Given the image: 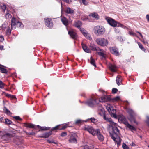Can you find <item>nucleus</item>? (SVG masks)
I'll return each mask as SVG.
<instances>
[{
	"label": "nucleus",
	"mask_w": 149,
	"mask_h": 149,
	"mask_svg": "<svg viewBox=\"0 0 149 149\" xmlns=\"http://www.w3.org/2000/svg\"><path fill=\"white\" fill-rule=\"evenodd\" d=\"M104 118L107 121L109 122L111 125L112 131L110 133L111 136L118 146H119L121 143V139L118 136L119 132L117 127V124L114 122L111 118H107L106 116H104Z\"/></svg>",
	"instance_id": "obj_1"
},
{
	"label": "nucleus",
	"mask_w": 149,
	"mask_h": 149,
	"mask_svg": "<svg viewBox=\"0 0 149 149\" xmlns=\"http://www.w3.org/2000/svg\"><path fill=\"white\" fill-rule=\"evenodd\" d=\"M102 97L99 99L98 102L97 101V100L95 98H92L87 102L86 104L90 107H93L94 105L97 104L98 105V110L99 114L102 116Z\"/></svg>",
	"instance_id": "obj_2"
},
{
	"label": "nucleus",
	"mask_w": 149,
	"mask_h": 149,
	"mask_svg": "<svg viewBox=\"0 0 149 149\" xmlns=\"http://www.w3.org/2000/svg\"><path fill=\"white\" fill-rule=\"evenodd\" d=\"M84 128L86 130L88 131L93 135H97L98 139L101 141H102V136L101 134L99 129L94 130L92 126L89 125L85 126Z\"/></svg>",
	"instance_id": "obj_3"
},
{
	"label": "nucleus",
	"mask_w": 149,
	"mask_h": 149,
	"mask_svg": "<svg viewBox=\"0 0 149 149\" xmlns=\"http://www.w3.org/2000/svg\"><path fill=\"white\" fill-rule=\"evenodd\" d=\"M81 22L79 21L75 22L74 24V25L76 27L79 29L80 30L82 34L87 39L89 40L92 39V38L91 35L87 32L83 28H81L80 26H81Z\"/></svg>",
	"instance_id": "obj_4"
},
{
	"label": "nucleus",
	"mask_w": 149,
	"mask_h": 149,
	"mask_svg": "<svg viewBox=\"0 0 149 149\" xmlns=\"http://www.w3.org/2000/svg\"><path fill=\"white\" fill-rule=\"evenodd\" d=\"M106 108L108 111L110 113L111 117H113L115 118H117V116L115 114L116 110L113 109V106L110 104H108L107 106H106Z\"/></svg>",
	"instance_id": "obj_5"
},
{
	"label": "nucleus",
	"mask_w": 149,
	"mask_h": 149,
	"mask_svg": "<svg viewBox=\"0 0 149 149\" xmlns=\"http://www.w3.org/2000/svg\"><path fill=\"white\" fill-rule=\"evenodd\" d=\"M105 19L108 24L112 26L117 27L118 22L115 21L112 18L109 17H106Z\"/></svg>",
	"instance_id": "obj_6"
},
{
	"label": "nucleus",
	"mask_w": 149,
	"mask_h": 149,
	"mask_svg": "<svg viewBox=\"0 0 149 149\" xmlns=\"http://www.w3.org/2000/svg\"><path fill=\"white\" fill-rule=\"evenodd\" d=\"M94 33L97 36H100L102 33V26H97L94 27Z\"/></svg>",
	"instance_id": "obj_7"
},
{
	"label": "nucleus",
	"mask_w": 149,
	"mask_h": 149,
	"mask_svg": "<svg viewBox=\"0 0 149 149\" xmlns=\"http://www.w3.org/2000/svg\"><path fill=\"white\" fill-rule=\"evenodd\" d=\"M78 136L75 133L72 134H71L69 140L70 143H77V139Z\"/></svg>",
	"instance_id": "obj_8"
},
{
	"label": "nucleus",
	"mask_w": 149,
	"mask_h": 149,
	"mask_svg": "<svg viewBox=\"0 0 149 149\" xmlns=\"http://www.w3.org/2000/svg\"><path fill=\"white\" fill-rule=\"evenodd\" d=\"M45 23L47 26L51 28L53 26L52 22L51 19L49 18H46L45 19Z\"/></svg>",
	"instance_id": "obj_9"
},
{
	"label": "nucleus",
	"mask_w": 149,
	"mask_h": 149,
	"mask_svg": "<svg viewBox=\"0 0 149 149\" xmlns=\"http://www.w3.org/2000/svg\"><path fill=\"white\" fill-rule=\"evenodd\" d=\"M68 33L73 39H76L77 38V33L72 29L68 31Z\"/></svg>",
	"instance_id": "obj_10"
},
{
	"label": "nucleus",
	"mask_w": 149,
	"mask_h": 149,
	"mask_svg": "<svg viewBox=\"0 0 149 149\" xmlns=\"http://www.w3.org/2000/svg\"><path fill=\"white\" fill-rule=\"evenodd\" d=\"M18 21H17L16 19L13 17L11 20V29H15L17 27V23Z\"/></svg>",
	"instance_id": "obj_11"
},
{
	"label": "nucleus",
	"mask_w": 149,
	"mask_h": 149,
	"mask_svg": "<svg viewBox=\"0 0 149 149\" xmlns=\"http://www.w3.org/2000/svg\"><path fill=\"white\" fill-rule=\"evenodd\" d=\"M111 52L113 54L116 56H118L120 55L116 47H112L110 49Z\"/></svg>",
	"instance_id": "obj_12"
},
{
	"label": "nucleus",
	"mask_w": 149,
	"mask_h": 149,
	"mask_svg": "<svg viewBox=\"0 0 149 149\" xmlns=\"http://www.w3.org/2000/svg\"><path fill=\"white\" fill-rule=\"evenodd\" d=\"M61 21L63 24L65 26H67L68 24V19L65 17H63L61 18Z\"/></svg>",
	"instance_id": "obj_13"
},
{
	"label": "nucleus",
	"mask_w": 149,
	"mask_h": 149,
	"mask_svg": "<svg viewBox=\"0 0 149 149\" xmlns=\"http://www.w3.org/2000/svg\"><path fill=\"white\" fill-rule=\"evenodd\" d=\"M74 10L69 7H67L65 10V12L68 14H72L74 13Z\"/></svg>",
	"instance_id": "obj_14"
},
{
	"label": "nucleus",
	"mask_w": 149,
	"mask_h": 149,
	"mask_svg": "<svg viewBox=\"0 0 149 149\" xmlns=\"http://www.w3.org/2000/svg\"><path fill=\"white\" fill-rule=\"evenodd\" d=\"M82 46L83 49L85 52L88 53H90V50L89 49L87 48V47L85 44L82 43Z\"/></svg>",
	"instance_id": "obj_15"
},
{
	"label": "nucleus",
	"mask_w": 149,
	"mask_h": 149,
	"mask_svg": "<svg viewBox=\"0 0 149 149\" xmlns=\"http://www.w3.org/2000/svg\"><path fill=\"white\" fill-rule=\"evenodd\" d=\"M89 16L92 17L96 19H98L99 18V16L97 13H94L91 14L89 15Z\"/></svg>",
	"instance_id": "obj_16"
},
{
	"label": "nucleus",
	"mask_w": 149,
	"mask_h": 149,
	"mask_svg": "<svg viewBox=\"0 0 149 149\" xmlns=\"http://www.w3.org/2000/svg\"><path fill=\"white\" fill-rule=\"evenodd\" d=\"M118 120L121 121V122L123 123L125 125V122H128L126 121V119L123 116H120L118 118Z\"/></svg>",
	"instance_id": "obj_17"
},
{
	"label": "nucleus",
	"mask_w": 149,
	"mask_h": 149,
	"mask_svg": "<svg viewBox=\"0 0 149 149\" xmlns=\"http://www.w3.org/2000/svg\"><path fill=\"white\" fill-rule=\"evenodd\" d=\"M109 68L113 72H115L117 70V67L116 66L113 64H111L109 66Z\"/></svg>",
	"instance_id": "obj_18"
},
{
	"label": "nucleus",
	"mask_w": 149,
	"mask_h": 149,
	"mask_svg": "<svg viewBox=\"0 0 149 149\" xmlns=\"http://www.w3.org/2000/svg\"><path fill=\"white\" fill-rule=\"evenodd\" d=\"M125 125L132 131L135 130H136L134 126L129 124L128 122L125 123Z\"/></svg>",
	"instance_id": "obj_19"
},
{
	"label": "nucleus",
	"mask_w": 149,
	"mask_h": 149,
	"mask_svg": "<svg viewBox=\"0 0 149 149\" xmlns=\"http://www.w3.org/2000/svg\"><path fill=\"white\" fill-rule=\"evenodd\" d=\"M111 99L110 96L109 95H104L103 96V102L111 101Z\"/></svg>",
	"instance_id": "obj_20"
},
{
	"label": "nucleus",
	"mask_w": 149,
	"mask_h": 149,
	"mask_svg": "<svg viewBox=\"0 0 149 149\" xmlns=\"http://www.w3.org/2000/svg\"><path fill=\"white\" fill-rule=\"evenodd\" d=\"M8 27H9V26L7 22H6L2 25L1 28L3 30H5Z\"/></svg>",
	"instance_id": "obj_21"
},
{
	"label": "nucleus",
	"mask_w": 149,
	"mask_h": 149,
	"mask_svg": "<svg viewBox=\"0 0 149 149\" xmlns=\"http://www.w3.org/2000/svg\"><path fill=\"white\" fill-rule=\"evenodd\" d=\"M96 42L98 45L102 46V38H97L96 40Z\"/></svg>",
	"instance_id": "obj_22"
},
{
	"label": "nucleus",
	"mask_w": 149,
	"mask_h": 149,
	"mask_svg": "<svg viewBox=\"0 0 149 149\" xmlns=\"http://www.w3.org/2000/svg\"><path fill=\"white\" fill-rule=\"evenodd\" d=\"M0 70L2 73H6L7 72V71L5 69L4 67L0 64Z\"/></svg>",
	"instance_id": "obj_23"
},
{
	"label": "nucleus",
	"mask_w": 149,
	"mask_h": 149,
	"mask_svg": "<svg viewBox=\"0 0 149 149\" xmlns=\"http://www.w3.org/2000/svg\"><path fill=\"white\" fill-rule=\"evenodd\" d=\"M52 132L51 131L48 133H45L43 134L42 137L45 138H48L52 134Z\"/></svg>",
	"instance_id": "obj_24"
},
{
	"label": "nucleus",
	"mask_w": 149,
	"mask_h": 149,
	"mask_svg": "<svg viewBox=\"0 0 149 149\" xmlns=\"http://www.w3.org/2000/svg\"><path fill=\"white\" fill-rule=\"evenodd\" d=\"M120 100V96H117L111 99V101L112 102H114L116 101Z\"/></svg>",
	"instance_id": "obj_25"
},
{
	"label": "nucleus",
	"mask_w": 149,
	"mask_h": 149,
	"mask_svg": "<svg viewBox=\"0 0 149 149\" xmlns=\"http://www.w3.org/2000/svg\"><path fill=\"white\" fill-rule=\"evenodd\" d=\"M121 79L119 77H117L116 78V81L117 84L118 85H120L121 83Z\"/></svg>",
	"instance_id": "obj_26"
},
{
	"label": "nucleus",
	"mask_w": 149,
	"mask_h": 149,
	"mask_svg": "<svg viewBox=\"0 0 149 149\" xmlns=\"http://www.w3.org/2000/svg\"><path fill=\"white\" fill-rule=\"evenodd\" d=\"M138 45L139 47L143 51L146 52V49L144 48L142 45L139 42H138Z\"/></svg>",
	"instance_id": "obj_27"
},
{
	"label": "nucleus",
	"mask_w": 149,
	"mask_h": 149,
	"mask_svg": "<svg viewBox=\"0 0 149 149\" xmlns=\"http://www.w3.org/2000/svg\"><path fill=\"white\" fill-rule=\"evenodd\" d=\"M11 32V29L9 26L6 29V33L7 35H9L10 34Z\"/></svg>",
	"instance_id": "obj_28"
},
{
	"label": "nucleus",
	"mask_w": 149,
	"mask_h": 149,
	"mask_svg": "<svg viewBox=\"0 0 149 149\" xmlns=\"http://www.w3.org/2000/svg\"><path fill=\"white\" fill-rule=\"evenodd\" d=\"M4 123L5 124L7 125L11 124L12 123V122L10 120L8 119H6Z\"/></svg>",
	"instance_id": "obj_29"
},
{
	"label": "nucleus",
	"mask_w": 149,
	"mask_h": 149,
	"mask_svg": "<svg viewBox=\"0 0 149 149\" xmlns=\"http://www.w3.org/2000/svg\"><path fill=\"white\" fill-rule=\"evenodd\" d=\"M0 8L2 10L4 11L6 8V6L3 3H1L0 4Z\"/></svg>",
	"instance_id": "obj_30"
},
{
	"label": "nucleus",
	"mask_w": 149,
	"mask_h": 149,
	"mask_svg": "<svg viewBox=\"0 0 149 149\" xmlns=\"http://www.w3.org/2000/svg\"><path fill=\"white\" fill-rule=\"evenodd\" d=\"M97 53L99 55L102 56V51L101 49H99V50L96 49Z\"/></svg>",
	"instance_id": "obj_31"
},
{
	"label": "nucleus",
	"mask_w": 149,
	"mask_h": 149,
	"mask_svg": "<svg viewBox=\"0 0 149 149\" xmlns=\"http://www.w3.org/2000/svg\"><path fill=\"white\" fill-rule=\"evenodd\" d=\"M17 27H18L21 28H22L23 26V25L21 22L19 21H18L17 22Z\"/></svg>",
	"instance_id": "obj_32"
},
{
	"label": "nucleus",
	"mask_w": 149,
	"mask_h": 149,
	"mask_svg": "<svg viewBox=\"0 0 149 149\" xmlns=\"http://www.w3.org/2000/svg\"><path fill=\"white\" fill-rule=\"evenodd\" d=\"M90 60L91 64L93 66H94L95 67H96V65L94 63V60L93 59V58L91 57Z\"/></svg>",
	"instance_id": "obj_33"
},
{
	"label": "nucleus",
	"mask_w": 149,
	"mask_h": 149,
	"mask_svg": "<svg viewBox=\"0 0 149 149\" xmlns=\"http://www.w3.org/2000/svg\"><path fill=\"white\" fill-rule=\"evenodd\" d=\"M25 126L29 128H33L34 127V125L31 123L26 124H25Z\"/></svg>",
	"instance_id": "obj_34"
},
{
	"label": "nucleus",
	"mask_w": 149,
	"mask_h": 149,
	"mask_svg": "<svg viewBox=\"0 0 149 149\" xmlns=\"http://www.w3.org/2000/svg\"><path fill=\"white\" fill-rule=\"evenodd\" d=\"M5 16L6 19H10L12 17L11 15L9 13V12H8L7 13Z\"/></svg>",
	"instance_id": "obj_35"
},
{
	"label": "nucleus",
	"mask_w": 149,
	"mask_h": 149,
	"mask_svg": "<svg viewBox=\"0 0 149 149\" xmlns=\"http://www.w3.org/2000/svg\"><path fill=\"white\" fill-rule=\"evenodd\" d=\"M5 95L6 96L11 98H16V97L15 96L8 93H5Z\"/></svg>",
	"instance_id": "obj_36"
},
{
	"label": "nucleus",
	"mask_w": 149,
	"mask_h": 149,
	"mask_svg": "<svg viewBox=\"0 0 149 149\" xmlns=\"http://www.w3.org/2000/svg\"><path fill=\"white\" fill-rule=\"evenodd\" d=\"M47 142L50 143H54L56 144L57 142L54 141L53 140H47Z\"/></svg>",
	"instance_id": "obj_37"
},
{
	"label": "nucleus",
	"mask_w": 149,
	"mask_h": 149,
	"mask_svg": "<svg viewBox=\"0 0 149 149\" xmlns=\"http://www.w3.org/2000/svg\"><path fill=\"white\" fill-rule=\"evenodd\" d=\"M117 27H120L124 29H125L126 28V26H125L120 23L119 22H118V23L117 26Z\"/></svg>",
	"instance_id": "obj_38"
},
{
	"label": "nucleus",
	"mask_w": 149,
	"mask_h": 149,
	"mask_svg": "<svg viewBox=\"0 0 149 149\" xmlns=\"http://www.w3.org/2000/svg\"><path fill=\"white\" fill-rule=\"evenodd\" d=\"M79 2L81 3H82L84 4L85 5H87L88 3V2L86 0H79Z\"/></svg>",
	"instance_id": "obj_39"
},
{
	"label": "nucleus",
	"mask_w": 149,
	"mask_h": 149,
	"mask_svg": "<svg viewBox=\"0 0 149 149\" xmlns=\"http://www.w3.org/2000/svg\"><path fill=\"white\" fill-rule=\"evenodd\" d=\"M90 119L91 122L94 123H96L97 121V120L95 119L94 118H90Z\"/></svg>",
	"instance_id": "obj_40"
},
{
	"label": "nucleus",
	"mask_w": 149,
	"mask_h": 149,
	"mask_svg": "<svg viewBox=\"0 0 149 149\" xmlns=\"http://www.w3.org/2000/svg\"><path fill=\"white\" fill-rule=\"evenodd\" d=\"M37 126L40 127L41 130H48V128L46 127H41L39 125H38Z\"/></svg>",
	"instance_id": "obj_41"
},
{
	"label": "nucleus",
	"mask_w": 149,
	"mask_h": 149,
	"mask_svg": "<svg viewBox=\"0 0 149 149\" xmlns=\"http://www.w3.org/2000/svg\"><path fill=\"white\" fill-rule=\"evenodd\" d=\"M83 122V121L82 120L80 119H78L76 120L75 121V124H79L80 123H81Z\"/></svg>",
	"instance_id": "obj_42"
},
{
	"label": "nucleus",
	"mask_w": 149,
	"mask_h": 149,
	"mask_svg": "<svg viewBox=\"0 0 149 149\" xmlns=\"http://www.w3.org/2000/svg\"><path fill=\"white\" fill-rule=\"evenodd\" d=\"M108 44V42L107 40H103V46L104 45L107 46Z\"/></svg>",
	"instance_id": "obj_43"
},
{
	"label": "nucleus",
	"mask_w": 149,
	"mask_h": 149,
	"mask_svg": "<svg viewBox=\"0 0 149 149\" xmlns=\"http://www.w3.org/2000/svg\"><path fill=\"white\" fill-rule=\"evenodd\" d=\"M5 84L1 81H0V88H3Z\"/></svg>",
	"instance_id": "obj_44"
},
{
	"label": "nucleus",
	"mask_w": 149,
	"mask_h": 149,
	"mask_svg": "<svg viewBox=\"0 0 149 149\" xmlns=\"http://www.w3.org/2000/svg\"><path fill=\"white\" fill-rule=\"evenodd\" d=\"M122 147L124 149H129V148L127 145L123 143L122 145Z\"/></svg>",
	"instance_id": "obj_45"
},
{
	"label": "nucleus",
	"mask_w": 149,
	"mask_h": 149,
	"mask_svg": "<svg viewBox=\"0 0 149 149\" xmlns=\"http://www.w3.org/2000/svg\"><path fill=\"white\" fill-rule=\"evenodd\" d=\"M60 126V125H58L55 127H53L52 129V130H54L58 129L59 127Z\"/></svg>",
	"instance_id": "obj_46"
},
{
	"label": "nucleus",
	"mask_w": 149,
	"mask_h": 149,
	"mask_svg": "<svg viewBox=\"0 0 149 149\" xmlns=\"http://www.w3.org/2000/svg\"><path fill=\"white\" fill-rule=\"evenodd\" d=\"M118 91V90L116 88H113L112 89V92L113 93H116Z\"/></svg>",
	"instance_id": "obj_47"
},
{
	"label": "nucleus",
	"mask_w": 149,
	"mask_h": 149,
	"mask_svg": "<svg viewBox=\"0 0 149 149\" xmlns=\"http://www.w3.org/2000/svg\"><path fill=\"white\" fill-rule=\"evenodd\" d=\"M5 112L7 114L9 115H10L11 113L10 111L8 110L7 109H6Z\"/></svg>",
	"instance_id": "obj_48"
},
{
	"label": "nucleus",
	"mask_w": 149,
	"mask_h": 149,
	"mask_svg": "<svg viewBox=\"0 0 149 149\" xmlns=\"http://www.w3.org/2000/svg\"><path fill=\"white\" fill-rule=\"evenodd\" d=\"M67 135V133L66 132H62L61 134V136L62 137H64Z\"/></svg>",
	"instance_id": "obj_49"
},
{
	"label": "nucleus",
	"mask_w": 149,
	"mask_h": 149,
	"mask_svg": "<svg viewBox=\"0 0 149 149\" xmlns=\"http://www.w3.org/2000/svg\"><path fill=\"white\" fill-rule=\"evenodd\" d=\"M13 118L17 120H21L19 116H14Z\"/></svg>",
	"instance_id": "obj_50"
},
{
	"label": "nucleus",
	"mask_w": 149,
	"mask_h": 149,
	"mask_svg": "<svg viewBox=\"0 0 149 149\" xmlns=\"http://www.w3.org/2000/svg\"><path fill=\"white\" fill-rule=\"evenodd\" d=\"M4 40V38L2 36H0V42H2Z\"/></svg>",
	"instance_id": "obj_51"
},
{
	"label": "nucleus",
	"mask_w": 149,
	"mask_h": 149,
	"mask_svg": "<svg viewBox=\"0 0 149 149\" xmlns=\"http://www.w3.org/2000/svg\"><path fill=\"white\" fill-rule=\"evenodd\" d=\"M83 149H91L87 145H86L82 147Z\"/></svg>",
	"instance_id": "obj_52"
},
{
	"label": "nucleus",
	"mask_w": 149,
	"mask_h": 149,
	"mask_svg": "<svg viewBox=\"0 0 149 149\" xmlns=\"http://www.w3.org/2000/svg\"><path fill=\"white\" fill-rule=\"evenodd\" d=\"M115 31L117 33H120V30L116 28L115 29Z\"/></svg>",
	"instance_id": "obj_53"
},
{
	"label": "nucleus",
	"mask_w": 149,
	"mask_h": 149,
	"mask_svg": "<svg viewBox=\"0 0 149 149\" xmlns=\"http://www.w3.org/2000/svg\"><path fill=\"white\" fill-rule=\"evenodd\" d=\"M64 1L68 3H70L72 2L71 0H64Z\"/></svg>",
	"instance_id": "obj_54"
},
{
	"label": "nucleus",
	"mask_w": 149,
	"mask_h": 149,
	"mask_svg": "<svg viewBox=\"0 0 149 149\" xmlns=\"http://www.w3.org/2000/svg\"><path fill=\"white\" fill-rule=\"evenodd\" d=\"M127 111L130 114H132L133 113V111L132 110L130 109H128Z\"/></svg>",
	"instance_id": "obj_55"
},
{
	"label": "nucleus",
	"mask_w": 149,
	"mask_h": 149,
	"mask_svg": "<svg viewBox=\"0 0 149 149\" xmlns=\"http://www.w3.org/2000/svg\"><path fill=\"white\" fill-rule=\"evenodd\" d=\"M67 126L66 125H64L60 129V130H63L65 129L66 128Z\"/></svg>",
	"instance_id": "obj_56"
},
{
	"label": "nucleus",
	"mask_w": 149,
	"mask_h": 149,
	"mask_svg": "<svg viewBox=\"0 0 149 149\" xmlns=\"http://www.w3.org/2000/svg\"><path fill=\"white\" fill-rule=\"evenodd\" d=\"M129 33L130 35H134V33L132 31H130L129 32Z\"/></svg>",
	"instance_id": "obj_57"
},
{
	"label": "nucleus",
	"mask_w": 149,
	"mask_h": 149,
	"mask_svg": "<svg viewBox=\"0 0 149 149\" xmlns=\"http://www.w3.org/2000/svg\"><path fill=\"white\" fill-rule=\"evenodd\" d=\"M147 120L146 121L147 123L149 124V117L148 116H147Z\"/></svg>",
	"instance_id": "obj_58"
},
{
	"label": "nucleus",
	"mask_w": 149,
	"mask_h": 149,
	"mask_svg": "<svg viewBox=\"0 0 149 149\" xmlns=\"http://www.w3.org/2000/svg\"><path fill=\"white\" fill-rule=\"evenodd\" d=\"M146 18L148 21H149V15H147L146 16Z\"/></svg>",
	"instance_id": "obj_59"
},
{
	"label": "nucleus",
	"mask_w": 149,
	"mask_h": 149,
	"mask_svg": "<svg viewBox=\"0 0 149 149\" xmlns=\"http://www.w3.org/2000/svg\"><path fill=\"white\" fill-rule=\"evenodd\" d=\"M91 47H92V49L93 50H96V48L95 47H93L91 46Z\"/></svg>",
	"instance_id": "obj_60"
},
{
	"label": "nucleus",
	"mask_w": 149,
	"mask_h": 149,
	"mask_svg": "<svg viewBox=\"0 0 149 149\" xmlns=\"http://www.w3.org/2000/svg\"><path fill=\"white\" fill-rule=\"evenodd\" d=\"M3 47L2 46H0V49L1 50H3Z\"/></svg>",
	"instance_id": "obj_61"
},
{
	"label": "nucleus",
	"mask_w": 149,
	"mask_h": 149,
	"mask_svg": "<svg viewBox=\"0 0 149 149\" xmlns=\"http://www.w3.org/2000/svg\"><path fill=\"white\" fill-rule=\"evenodd\" d=\"M139 34L140 35V36H141V37L142 38H143V36H142V34L141 33H139Z\"/></svg>",
	"instance_id": "obj_62"
},
{
	"label": "nucleus",
	"mask_w": 149,
	"mask_h": 149,
	"mask_svg": "<svg viewBox=\"0 0 149 149\" xmlns=\"http://www.w3.org/2000/svg\"><path fill=\"white\" fill-rule=\"evenodd\" d=\"M139 34L140 35V36H141V37L142 38H143V36H142V34L141 33H139Z\"/></svg>",
	"instance_id": "obj_63"
},
{
	"label": "nucleus",
	"mask_w": 149,
	"mask_h": 149,
	"mask_svg": "<svg viewBox=\"0 0 149 149\" xmlns=\"http://www.w3.org/2000/svg\"><path fill=\"white\" fill-rule=\"evenodd\" d=\"M139 34L140 35V36H141V37L142 38H143V36H142V34L141 33H139Z\"/></svg>",
	"instance_id": "obj_64"
}]
</instances>
